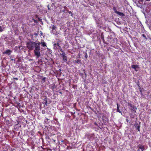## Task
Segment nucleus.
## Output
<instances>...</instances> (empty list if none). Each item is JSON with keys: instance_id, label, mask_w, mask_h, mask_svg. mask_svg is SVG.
Instances as JSON below:
<instances>
[{"instance_id": "obj_1", "label": "nucleus", "mask_w": 151, "mask_h": 151, "mask_svg": "<svg viewBox=\"0 0 151 151\" xmlns=\"http://www.w3.org/2000/svg\"><path fill=\"white\" fill-rule=\"evenodd\" d=\"M40 44V42H35L32 41H30L27 43V46L29 50H32L35 48L34 53L37 58H39L41 56Z\"/></svg>"}, {"instance_id": "obj_2", "label": "nucleus", "mask_w": 151, "mask_h": 151, "mask_svg": "<svg viewBox=\"0 0 151 151\" xmlns=\"http://www.w3.org/2000/svg\"><path fill=\"white\" fill-rule=\"evenodd\" d=\"M60 55L63 58V60L65 62H66L67 61V57L66 56V54L65 52H63L60 53Z\"/></svg>"}, {"instance_id": "obj_3", "label": "nucleus", "mask_w": 151, "mask_h": 151, "mask_svg": "<svg viewBox=\"0 0 151 151\" xmlns=\"http://www.w3.org/2000/svg\"><path fill=\"white\" fill-rule=\"evenodd\" d=\"M131 67L132 68L134 69L136 71H138V70L137 69L139 68V66L138 65H132Z\"/></svg>"}, {"instance_id": "obj_4", "label": "nucleus", "mask_w": 151, "mask_h": 151, "mask_svg": "<svg viewBox=\"0 0 151 151\" xmlns=\"http://www.w3.org/2000/svg\"><path fill=\"white\" fill-rule=\"evenodd\" d=\"M54 48H55L58 49L59 48L61 47L60 46V44L59 43H58L57 44L55 43L54 44Z\"/></svg>"}, {"instance_id": "obj_5", "label": "nucleus", "mask_w": 151, "mask_h": 151, "mask_svg": "<svg viewBox=\"0 0 151 151\" xmlns=\"http://www.w3.org/2000/svg\"><path fill=\"white\" fill-rule=\"evenodd\" d=\"M12 52V51L9 50H6L4 52V54H6L8 55H9Z\"/></svg>"}, {"instance_id": "obj_6", "label": "nucleus", "mask_w": 151, "mask_h": 151, "mask_svg": "<svg viewBox=\"0 0 151 151\" xmlns=\"http://www.w3.org/2000/svg\"><path fill=\"white\" fill-rule=\"evenodd\" d=\"M115 12L116 13H117L120 16H124V14L122 12H118V11H116Z\"/></svg>"}, {"instance_id": "obj_7", "label": "nucleus", "mask_w": 151, "mask_h": 151, "mask_svg": "<svg viewBox=\"0 0 151 151\" xmlns=\"http://www.w3.org/2000/svg\"><path fill=\"white\" fill-rule=\"evenodd\" d=\"M117 111L118 112H119L120 113H121V114H122V112H121V111L119 110V105H118V103L117 104Z\"/></svg>"}, {"instance_id": "obj_8", "label": "nucleus", "mask_w": 151, "mask_h": 151, "mask_svg": "<svg viewBox=\"0 0 151 151\" xmlns=\"http://www.w3.org/2000/svg\"><path fill=\"white\" fill-rule=\"evenodd\" d=\"M139 149H141V150H145V148L144 147V146H142L141 145H139Z\"/></svg>"}, {"instance_id": "obj_9", "label": "nucleus", "mask_w": 151, "mask_h": 151, "mask_svg": "<svg viewBox=\"0 0 151 151\" xmlns=\"http://www.w3.org/2000/svg\"><path fill=\"white\" fill-rule=\"evenodd\" d=\"M41 44H42V46H43V47H45V46H46V43L45 42H42Z\"/></svg>"}, {"instance_id": "obj_10", "label": "nucleus", "mask_w": 151, "mask_h": 151, "mask_svg": "<svg viewBox=\"0 0 151 151\" xmlns=\"http://www.w3.org/2000/svg\"><path fill=\"white\" fill-rule=\"evenodd\" d=\"M56 27L54 25H53L52 27V30H55L56 29Z\"/></svg>"}, {"instance_id": "obj_11", "label": "nucleus", "mask_w": 151, "mask_h": 151, "mask_svg": "<svg viewBox=\"0 0 151 151\" xmlns=\"http://www.w3.org/2000/svg\"><path fill=\"white\" fill-rule=\"evenodd\" d=\"M58 49H60V51L62 53H63V52H64L62 50V48H61V47H59L58 48Z\"/></svg>"}, {"instance_id": "obj_12", "label": "nucleus", "mask_w": 151, "mask_h": 151, "mask_svg": "<svg viewBox=\"0 0 151 151\" xmlns=\"http://www.w3.org/2000/svg\"><path fill=\"white\" fill-rule=\"evenodd\" d=\"M3 29L2 27H1L0 26V31L1 32H2L3 31Z\"/></svg>"}, {"instance_id": "obj_13", "label": "nucleus", "mask_w": 151, "mask_h": 151, "mask_svg": "<svg viewBox=\"0 0 151 151\" xmlns=\"http://www.w3.org/2000/svg\"><path fill=\"white\" fill-rule=\"evenodd\" d=\"M80 61H81V60H77L76 61H75V62L77 63H78L80 62Z\"/></svg>"}, {"instance_id": "obj_14", "label": "nucleus", "mask_w": 151, "mask_h": 151, "mask_svg": "<svg viewBox=\"0 0 151 151\" xmlns=\"http://www.w3.org/2000/svg\"><path fill=\"white\" fill-rule=\"evenodd\" d=\"M48 119H46L45 120L44 122H46V123H47L48 122Z\"/></svg>"}, {"instance_id": "obj_15", "label": "nucleus", "mask_w": 151, "mask_h": 151, "mask_svg": "<svg viewBox=\"0 0 151 151\" xmlns=\"http://www.w3.org/2000/svg\"><path fill=\"white\" fill-rule=\"evenodd\" d=\"M139 128H140V126H138L137 127V129L138 131H139Z\"/></svg>"}, {"instance_id": "obj_16", "label": "nucleus", "mask_w": 151, "mask_h": 151, "mask_svg": "<svg viewBox=\"0 0 151 151\" xmlns=\"http://www.w3.org/2000/svg\"><path fill=\"white\" fill-rule=\"evenodd\" d=\"M142 36L143 37H145V38H146V36L145 35H144V34H142Z\"/></svg>"}, {"instance_id": "obj_17", "label": "nucleus", "mask_w": 151, "mask_h": 151, "mask_svg": "<svg viewBox=\"0 0 151 151\" xmlns=\"http://www.w3.org/2000/svg\"><path fill=\"white\" fill-rule=\"evenodd\" d=\"M34 35H36V36H37L38 35V34H37V33H35L34 34Z\"/></svg>"}, {"instance_id": "obj_18", "label": "nucleus", "mask_w": 151, "mask_h": 151, "mask_svg": "<svg viewBox=\"0 0 151 151\" xmlns=\"http://www.w3.org/2000/svg\"><path fill=\"white\" fill-rule=\"evenodd\" d=\"M14 78L16 80H17L18 79V78Z\"/></svg>"}, {"instance_id": "obj_19", "label": "nucleus", "mask_w": 151, "mask_h": 151, "mask_svg": "<svg viewBox=\"0 0 151 151\" xmlns=\"http://www.w3.org/2000/svg\"><path fill=\"white\" fill-rule=\"evenodd\" d=\"M42 113L43 114H44V113H45V111H42Z\"/></svg>"}, {"instance_id": "obj_20", "label": "nucleus", "mask_w": 151, "mask_h": 151, "mask_svg": "<svg viewBox=\"0 0 151 151\" xmlns=\"http://www.w3.org/2000/svg\"><path fill=\"white\" fill-rule=\"evenodd\" d=\"M150 0H145V1H150Z\"/></svg>"}, {"instance_id": "obj_21", "label": "nucleus", "mask_w": 151, "mask_h": 151, "mask_svg": "<svg viewBox=\"0 0 151 151\" xmlns=\"http://www.w3.org/2000/svg\"><path fill=\"white\" fill-rule=\"evenodd\" d=\"M66 7H66V6H65L64 7V9H66Z\"/></svg>"}, {"instance_id": "obj_22", "label": "nucleus", "mask_w": 151, "mask_h": 151, "mask_svg": "<svg viewBox=\"0 0 151 151\" xmlns=\"http://www.w3.org/2000/svg\"><path fill=\"white\" fill-rule=\"evenodd\" d=\"M85 57L86 58H87V55H85Z\"/></svg>"}, {"instance_id": "obj_23", "label": "nucleus", "mask_w": 151, "mask_h": 151, "mask_svg": "<svg viewBox=\"0 0 151 151\" xmlns=\"http://www.w3.org/2000/svg\"><path fill=\"white\" fill-rule=\"evenodd\" d=\"M40 32H41V35H42V32L41 31H40Z\"/></svg>"}, {"instance_id": "obj_24", "label": "nucleus", "mask_w": 151, "mask_h": 151, "mask_svg": "<svg viewBox=\"0 0 151 151\" xmlns=\"http://www.w3.org/2000/svg\"><path fill=\"white\" fill-rule=\"evenodd\" d=\"M141 1L142 2L143 1V0H141Z\"/></svg>"}, {"instance_id": "obj_25", "label": "nucleus", "mask_w": 151, "mask_h": 151, "mask_svg": "<svg viewBox=\"0 0 151 151\" xmlns=\"http://www.w3.org/2000/svg\"><path fill=\"white\" fill-rule=\"evenodd\" d=\"M69 13H70V12H69Z\"/></svg>"}]
</instances>
